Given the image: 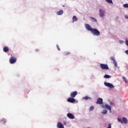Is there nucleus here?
I'll list each match as a JSON object with an SVG mask.
<instances>
[{
  "label": "nucleus",
  "instance_id": "1",
  "mask_svg": "<svg viewBox=\"0 0 128 128\" xmlns=\"http://www.w3.org/2000/svg\"><path fill=\"white\" fill-rule=\"evenodd\" d=\"M91 32L93 34V36H97L100 34V32L96 28H93Z\"/></svg>",
  "mask_w": 128,
  "mask_h": 128
},
{
  "label": "nucleus",
  "instance_id": "2",
  "mask_svg": "<svg viewBox=\"0 0 128 128\" xmlns=\"http://www.w3.org/2000/svg\"><path fill=\"white\" fill-rule=\"evenodd\" d=\"M118 122H121V124H128V119L126 117L122 118V120L120 118H118Z\"/></svg>",
  "mask_w": 128,
  "mask_h": 128
},
{
  "label": "nucleus",
  "instance_id": "3",
  "mask_svg": "<svg viewBox=\"0 0 128 128\" xmlns=\"http://www.w3.org/2000/svg\"><path fill=\"white\" fill-rule=\"evenodd\" d=\"M100 68L102 70H109L108 64H100Z\"/></svg>",
  "mask_w": 128,
  "mask_h": 128
},
{
  "label": "nucleus",
  "instance_id": "4",
  "mask_svg": "<svg viewBox=\"0 0 128 128\" xmlns=\"http://www.w3.org/2000/svg\"><path fill=\"white\" fill-rule=\"evenodd\" d=\"M10 64H16V58L14 56L10 57Z\"/></svg>",
  "mask_w": 128,
  "mask_h": 128
},
{
  "label": "nucleus",
  "instance_id": "5",
  "mask_svg": "<svg viewBox=\"0 0 128 128\" xmlns=\"http://www.w3.org/2000/svg\"><path fill=\"white\" fill-rule=\"evenodd\" d=\"M103 108H106L110 111V112H112V107L108 105L107 104H105L104 106H102Z\"/></svg>",
  "mask_w": 128,
  "mask_h": 128
},
{
  "label": "nucleus",
  "instance_id": "6",
  "mask_svg": "<svg viewBox=\"0 0 128 128\" xmlns=\"http://www.w3.org/2000/svg\"><path fill=\"white\" fill-rule=\"evenodd\" d=\"M99 12H100V18H102V16H104V10L102 9H100Z\"/></svg>",
  "mask_w": 128,
  "mask_h": 128
},
{
  "label": "nucleus",
  "instance_id": "7",
  "mask_svg": "<svg viewBox=\"0 0 128 128\" xmlns=\"http://www.w3.org/2000/svg\"><path fill=\"white\" fill-rule=\"evenodd\" d=\"M104 84L106 86H108V88H114V86L113 84L110 83H106L104 82Z\"/></svg>",
  "mask_w": 128,
  "mask_h": 128
},
{
  "label": "nucleus",
  "instance_id": "8",
  "mask_svg": "<svg viewBox=\"0 0 128 128\" xmlns=\"http://www.w3.org/2000/svg\"><path fill=\"white\" fill-rule=\"evenodd\" d=\"M86 28L89 32H92L94 28L90 26V25L86 24L85 25Z\"/></svg>",
  "mask_w": 128,
  "mask_h": 128
},
{
  "label": "nucleus",
  "instance_id": "9",
  "mask_svg": "<svg viewBox=\"0 0 128 128\" xmlns=\"http://www.w3.org/2000/svg\"><path fill=\"white\" fill-rule=\"evenodd\" d=\"M67 102H71L72 104L74 102H76V100L72 97H71L68 98Z\"/></svg>",
  "mask_w": 128,
  "mask_h": 128
},
{
  "label": "nucleus",
  "instance_id": "10",
  "mask_svg": "<svg viewBox=\"0 0 128 128\" xmlns=\"http://www.w3.org/2000/svg\"><path fill=\"white\" fill-rule=\"evenodd\" d=\"M96 104H104V102H102V98H98Z\"/></svg>",
  "mask_w": 128,
  "mask_h": 128
},
{
  "label": "nucleus",
  "instance_id": "11",
  "mask_svg": "<svg viewBox=\"0 0 128 128\" xmlns=\"http://www.w3.org/2000/svg\"><path fill=\"white\" fill-rule=\"evenodd\" d=\"M67 116L68 118H70V120H74V116L70 113H68L67 114Z\"/></svg>",
  "mask_w": 128,
  "mask_h": 128
},
{
  "label": "nucleus",
  "instance_id": "12",
  "mask_svg": "<svg viewBox=\"0 0 128 128\" xmlns=\"http://www.w3.org/2000/svg\"><path fill=\"white\" fill-rule=\"evenodd\" d=\"M78 94V92L76 91H74L73 92H72L70 94V96L71 98H76V96Z\"/></svg>",
  "mask_w": 128,
  "mask_h": 128
},
{
  "label": "nucleus",
  "instance_id": "13",
  "mask_svg": "<svg viewBox=\"0 0 128 128\" xmlns=\"http://www.w3.org/2000/svg\"><path fill=\"white\" fill-rule=\"evenodd\" d=\"M57 128H64V125L60 122H58V123Z\"/></svg>",
  "mask_w": 128,
  "mask_h": 128
},
{
  "label": "nucleus",
  "instance_id": "14",
  "mask_svg": "<svg viewBox=\"0 0 128 128\" xmlns=\"http://www.w3.org/2000/svg\"><path fill=\"white\" fill-rule=\"evenodd\" d=\"M3 50L4 52H8L10 51V49L8 48V47L5 46Z\"/></svg>",
  "mask_w": 128,
  "mask_h": 128
},
{
  "label": "nucleus",
  "instance_id": "15",
  "mask_svg": "<svg viewBox=\"0 0 128 128\" xmlns=\"http://www.w3.org/2000/svg\"><path fill=\"white\" fill-rule=\"evenodd\" d=\"M64 14V10H60L58 12H56V14L58 16H62Z\"/></svg>",
  "mask_w": 128,
  "mask_h": 128
},
{
  "label": "nucleus",
  "instance_id": "16",
  "mask_svg": "<svg viewBox=\"0 0 128 128\" xmlns=\"http://www.w3.org/2000/svg\"><path fill=\"white\" fill-rule=\"evenodd\" d=\"M83 100H92V98L89 97L88 96H86L83 98Z\"/></svg>",
  "mask_w": 128,
  "mask_h": 128
},
{
  "label": "nucleus",
  "instance_id": "17",
  "mask_svg": "<svg viewBox=\"0 0 128 128\" xmlns=\"http://www.w3.org/2000/svg\"><path fill=\"white\" fill-rule=\"evenodd\" d=\"M72 22H78V18H76V16H74L72 18Z\"/></svg>",
  "mask_w": 128,
  "mask_h": 128
},
{
  "label": "nucleus",
  "instance_id": "18",
  "mask_svg": "<svg viewBox=\"0 0 128 128\" xmlns=\"http://www.w3.org/2000/svg\"><path fill=\"white\" fill-rule=\"evenodd\" d=\"M122 80H123L124 82H125L126 84H128V79H126V77L123 76V77H122Z\"/></svg>",
  "mask_w": 128,
  "mask_h": 128
},
{
  "label": "nucleus",
  "instance_id": "19",
  "mask_svg": "<svg viewBox=\"0 0 128 128\" xmlns=\"http://www.w3.org/2000/svg\"><path fill=\"white\" fill-rule=\"evenodd\" d=\"M91 20H93V22H98V20H96V19L94 18V17H90Z\"/></svg>",
  "mask_w": 128,
  "mask_h": 128
},
{
  "label": "nucleus",
  "instance_id": "20",
  "mask_svg": "<svg viewBox=\"0 0 128 128\" xmlns=\"http://www.w3.org/2000/svg\"><path fill=\"white\" fill-rule=\"evenodd\" d=\"M110 76H109V75H108V74H105L104 76V78H110Z\"/></svg>",
  "mask_w": 128,
  "mask_h": 128
},
{
  "label": "nucleus",
  "instance_id": "21",
  "mask_svg": "<svg viewBox=\"0 0 128 128\" xmlns=\"http://www.w3.org/2000/svg\"><path fill=\"white\" fill-rule=\"evenodd\" d=\"M102 114H108V110H104Z\"/></svg>",
  "mask_w": 128,
  "mask_h": 128
},
{
  "label": "nucleus",
  "instance_id": "22",
  "mask_svg": "<svg viewBox=\"0 0 128 128\" xmlns=\"http://www.w3.org/2000/svg\"><path fill=\"white\" fill-rule=\"evenodd\" d=\"M94 106H91L90 108V111L92 112V110H94Z\"/></svg>",
  "mask_w": 128,
  "mask_h": 128
},
{
  "label": "nucleus",
  "instance_id": "23",
  "mask_svg": "<svg viewBox=\"0 0 128 128\" xmlns=\"http://www.w3.org/2000/svg\"><path fill=\"white\" fill-rule=\"evenodd\" d=\"M110 60H112V62L116 61V58L114 56H112L110 58Z\"/></svg>",
  "mask_w": 128,
  "mask_h": 128
},
{
  "label": "nucleus",
  "instance_id": "24",
  "mask_svg": "<svg viewBox=\"0 0 128 128\" xmlns=\"http://www.w3.org/2000/svg\"><path fill=\"white\" fill-rule=\"evenodd\" d=\"M68 54H70V52H64V56H68Z\"/></svg>",
  "mask_w": 128,
  "mask_h": 128
},
{
  "label": "nucleus",
  "instance_id": "25",
  "mask_svg": "<svg viewBox=\"0 0 128 128\" xmlns=\"http://www.w3.org/2000/svg\"><path fill=\"white\" fill-rule=\"evenodd\" d=\"M108 4H112V0H106Z\"/></svg>",
  "mask_w": 128,
  "mask_h": 128
},
{
  "label": "nucleus",
  "instance_id": "26",
  "mask_svg": "<svg viewBox=\"0 0 128 128\" xmlns=\"http://www.w3.org/2000/svg\"><path fill=\"white\" fill-rule=\"evenodd\" d=\"M114 66H118V62H116V60L114 62Z\"/></svg>",
  "mask_w": 128,
  "mask_h": 128
},
{
  "label": "nucleus",
  "instance_id": "27",
  "mask_svg": "<svg viewBox=\"0 0 128 128\" xmlns=\"http://www.w3.org/2000/svg\"><path fill=\"white\" fill-rule=\"evenodd\" d=\"M110 106H114V102L112 101L110 102Z\"/></svg>",
  "mask_w": 128,
  "mask_h": 128
},
{
  "label": "nucleus",
  "instance_id": "28",
  "mask_svg": "<svg viewBox=\"0 0 128 128\" xmlns=\"http://www.w3.org/2000/svg\"><path fill=\"white\" fill-rule=\"evenodd\" d=\"M124 8H128V4H124Z\"/></svg>",
  "mask_w": 128,
  "mask_h": 128
},
{
  "label": "nucleus",
  "instance_id": "29",
  "mask_svg": "<svg viewBox=\"0 0 128 128\" xmlns=\"http://www.w3.org/2000/svg\"><path fill=\"white\" fill-rule=\"evenodd\" d=\"M108 128H112V124H108Z\"/></svg>",
  "mask_w": 128,
  "mask_h": 128
},
{
  "label": "nucleus",
  "instance_id": "30",
  "mask_svg": "<svg viewBox=\"0 0 128 128\" xmlns=\"http://www.w3.org/2000/svg\"><path fill=\"white\" fill-rule=\"evenodd\" d=\"M56 47L58 48V50H60V47H58V45H56Z\"/></svg>",
  "mask_w": 128,
  "mask_h": 128
},
{
  "label": "nucleus",
  "instance_id": "31",
  "mask_svg": "<svg viewBox=\"0 0 128 128\" xmlns=\"http://www.w3.org/2000/svg\"><path fill=\"white\" fill-rule=\"evenodd\" d=\"M126 46H128V40H126Z\"/></svg>",
  "mask_w": 128,
  "mask_h": 128
},
{
  "label": "nucleus",
  "instance_id": "32",
  "mask_svg": "<svg viewBox=\"0 0 128 128\" xmlns=\"http://www.w3.org/2000/svg\"><path fill=\"white\" fill-rule=\"evenodd\" d=\"M126 54H128V50L125 51Z\"/></svg>",
  "mask_w": 128,
  "mask_h": 128
},
{
  "label": "nucleus",
  "instance_id": "33",
  "mask_svg": "<svg viewBox=\"0 0 128 128\" xmlns=\"http://www.w3.org/2000/svg\"><path fill=\"white\" fill-rule=\"evenodd\" d=\"M36 52H39V51H40V50H38V49H36Z\"/></svg>",
  "mask_w": 128,
  "mask_h": 128
},
{
  "label": "nucleus",
  "instance_id": "34",
  "mask_svg": "<svg viewBox=\"0 0 128 128\" xmlns=\"http://www.w3.org/2000/svg\"><path fill=\"white\" fill-rule=\"evenodd\" d=\"M125 18H128V16H125Z\"/></svg>",
  "mask_w": 128,
  "mask_h": 128
},
{
  "label": "nucleus",
  "instance_id": "35",
  "mask_svg": "<svg viewBox=\"0 0 128 128\" xmlns=\"http://www.w3.org/2000/svg\"><path fill=\"white\" fill-rule=\"evenodd\" d=\"M0 122H6V121L4 120H2Z\"/></svg>",
  "mask_w": 128,
  "mask_h": 128
}]
</instances>
